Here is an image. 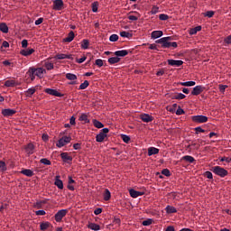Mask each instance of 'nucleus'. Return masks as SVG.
Returning a JSON list of instances; mask_svg holds the SVG:
<instances>
[{
  "mask_svg": "<svg viewBox=\"0 0 231 231\" xmlns=\"http://www.w3.org/2000/svg\"><path fill=\"white\" fill-rule=\"evenodd\" d=\"M0 171H7L6 163L4 161H0Z\"/></svg>",
  "mask_w": 231,
  "mask_h": 231,
  "instance_id": "obj_48",
  "label": "nucleus"
},
{
  "mask_svg": "<svg viewBox=\"0 0 231 231\" xmlns=\"http://www.w3.org/2000/svg\"><path fill=\"white\" fill-rule=\"evenodd\" d=\"M35 92H36L35 88H28L27 91H25V96L27 97H32Z\"/></svg>",
  "mask_w": 231,
  "mask_h": 231,
  "instance_id": "obj_29",
  "label": "nucleus"
},
{
  "mask_svg": "<svg viewBox=\"0 0 231 231\" xmlns=\"http://www.w3.org/2000/svg\"><path fill=\"white\" fill-rule=\"evenodd\" d=\"M98 3L97 2H94V3H92V12L94 13V14H97V9H98Z\"/></svg>",
  "mask_w": 231,
  "mask_h": 231,
  "instance_id": "obj_47",
  "label": "nucleus"
},
{
  "mask_svg": "<svg viewBox=\"0 0 231 231\" xmlns=\"http://www.w3.org/2000/svg\"><path fill=\"white\" fill-rule=\"evenodd\" d=\"M204 177L208 178V180H212L213 174L211 171H206V172H204Z\"/></svg>",
  "mask_w": 231,
  "mask_h": 231,
  "instance_id": "obj_55",
  "label": "nucleus"
},
{
  "mask_svg": "<svg viewBox=\"0 0 231 231\" xmlns=\"http://www.w3.org/2000/svg\"><path fill=\"white\" fill-rule=\"evenodd\" d=\"M21 172L23 175L27 176L29 178L33 177L34 175L33 171L32 170H23Z\"/></svg>",
  "mask_w": 231,
  "mask_h": 231,
  "instance_id": "obj_31",
  "label": "nucleus"
},
{
  "mask_svg": "<svg viewBox=\"0 0 231 231\" xmlns=\"http://www.w3.org/2000/svg\"><path fill=\"white\" fill-rule=\"evenodd\" d=\"M34 149H35V147H34L33 143H28V144L25 146V152H26L29 156H31L32 154H33Z\"/></svg>",
  "mask_w": 231,
  "mask_h": 231,
  "instance_id": "obj_16",
  "label": "nucleus"
},
{
  "mask_svg": "<svg viewBox=\"0 0 231 231\" xmlns=\"http://www.w3.org/2000/svg\"><path fill=\"white\" fill-rule=\"evenodd\" d=\"M41 230L46 231L47 229L52 227L50 222H42L40 225Z\"/></svg>",
  "mask_w": 231,
  "mask_h": 231,
  "instance_id": "obj_22",
  "label": "nucleus"
},
{
  "mask_svg": "<svg viewBox=\"0 0 231 231\" xmlns=\"http://www.w3.org/2000/svg\"><path fill=\"white\" fill-rule=\"evenodd\" d=\"M181 86H186L187 88H190L191 86H195L196 85V81L190 80V81H181L180 83H179Z\"/></svg>",
  "mask_w": 231,
  "mask_h": 231,
  "instance_id": "obj_30",
  "label": "nucleus"
},
{
  "mask_svg": "<svg viewBox=\"0 0 231 231\" xmlns=\"http://www.w3.org/2000/svg\"><path fill=\"white\" fill-rule=\"evenodd\" d=\"M16 113V110L11 108H5L2 110V114L5 117H11Z\"/></svg>",
  "mask_w": 231,
  "mask_h": 231,
  "instance_id": "obj_12",
  "label": "nucleus"
},
{
  "mask_svg": "<svg viewBox=\"0 0 231 231\" xmlns=\"http://www.w3.org/2000/svg\"><path fill=\"white\" fill-rule=\"evenodd\" d=\"M71 142V136H62L60 139L58 140V143H56V146L58 148H62L67 143H69Z\"/></svg>",
  "mask_w": 231,
  "mask_h": 231,
  "instance_id": "obj_4",
  "label": "nucleus"
},
{
  "mask_svg": "<svg viewBox=\"0 0 231 231\" xmlns=\"http://www.w3.org/2000/svg\"><path fill=\"white\" fill-rule=\"evenodd\" d=\"M27 75L29 76L32 81L34 80L36 75L34 73L33 67H30L29 70L27 71Z\"/></svg>",
  "mask_w": 231,
  "mask_h": 231,
  "instance_id": "obj_26",
  "label": "nucleus"
},
{
  "mask_svg": "<svg viewBox=\"0 0 231 231\" xmlns=\"http://www.w3.org/2000/svg\"><path fill=\"white\" fill-rule=\"evenodd\" d=\"M191 120L195 122V124H205L206 122H208V118L206 116L199 115L192 116Z\"/></svg>",
  "mask_w": 231,
  "mask_h": 231,
  "instance_id": "obj_5",
  "label": "nucleus"
},
{
  "mask_svg": "<svg viewBox=\"0 0 231 231\" xmlns=\"http://www.w3.org/2000/svg\"><path fill=\"white\" fill-rule=\"evenodd\" d=\"M159 152H160V149L154 148V146H151L148 149V156H152V155H155V154H159Z\"/></svg>",
  "mask_w": 231,
  "mask_h": 231,
  "instance_id": "obj_21",
  "label": "nucleus"
},
{
  "mask_svg": "<svg viewBox=\"0 0 231 231\" xmlns=\"http://www.w3.org/2000/svg\"><path fill=\"white\" fill-rule=\"evenodd\" d=\"M45 92L48 93V95L58 97H64V94L60 93L59 91L55 90L54 88H45Z\"/></svg>",
  "mask_w": 231,
  "mask_h": 231,
  "instance_id": "obj_7",
  "label": "nucleus"
},
{
  "mask_svg": "<svg viewBox=\"0 0 231 231\" xmlns=\"http://www.w3.org/2000/svg\"><path fill=\"white\" fill-rule=\"evenodd\" d=\"M119 39V36L117 34H112L110 37H109V41L110 42H116L118 41Z\"/></svg>",
  "mask_w": 231,
  "mask_h": 231,
  "instance_id": "obj_54",
  "label": "nucleus"
},
{
  "mask_svg": "<svg viewBox=\"0 0 231 231\" xmlns=\"http://www.w3.org/2000/svg\"><path fill=\"white\" fill-rule=\"evenodd\" d=\"M114 54L118 58H125V56H127L129 54V51L127 50L116 51Z\"/></svg>",
  "mask_w": 231,
  "mask_h": 231,
  "instance_id": "obj_17",
  "label": "nucleus"
},
{
  "mask_svg": "<svg viewBox=\"0 0 231 231\" xmlns=\"http://www.w3.org/2000/svg\"><path fill=\"white\" fill-rule=\"evenodd\" d=\"M69 210L68 209H61L59 210L55 215H54V219L56 222H61V220L64 218V217L68 214Z\"/></svg>",
  "mask_w": 231,
  "mask_h": 231,
  "instance_id": "obj_6",
  "label": "nucleus"
},
{
  "mask_svg": "<svg viewBox=\"0 0 231 231\" xmlns=\"http://www.w3.org/2000/svg\"><path fill=\"white\" fill-rule=\"evenodd\" d=\"M66 78L68 80H70V85L78 84L76 80H78V76L74 73H67Z\"/></svg>",
  "mask_w": 231,
  "mask_h": 231,
  "instance_id": "obj_11",
  "label": "nucleus"
},
{
  "mask_svg": "<svg viewBox=\"0 0 231 231\" xmlns=\"http://www.w3.org/2000/svg\"><path fill=\"white\" fill-rule=\"evenodd\" d=\"M79 121H84L85 124H89L90 122L87 114H82L81 116H79Z\"/></svg>",
  "mask_w": 231,
  "mask_h": 231,
  "instance_id": "obj_38",
  "label": "nucleus"
},
{
  "mask_svg": "<svg viewBox=\"0 0 231 231\" xmlns=\"http://www.w3.org/2000/svg\"><path fill=\"white\" fill-rule=\"evenodd\" d=\"M195 133L199 134V133H205V130L201 127H195Z\"/></svg>",
  "mask_w": 231,
  "mask_h": 231,
  "instance_id": "obj_61",
  "label": "nucleus"
},
{
  "mask_svg": "<svg viewBox=\"0 0 231 231\" xmlns=\"http://www.w3.org/2000/svg\"><path fill=\"white\" fill-rule=\"evenodd\" d=\"M186 97H187V96L182 93H177L174 96H172V99H177V100L184 99Z\"/></svg>",
  "mask_w": 231,
  "mask_h": 231,
  "instance_id": "obj_35",
  "label": "nucleus"
},
{
  "mask_svg": "<svg viewBox=\"0 0 231 231\" xmlns=\"http://www.w3.org/2000/svg\"><path fill=\"white\" fill-rule=\"evenodd\" d=\"M129 193H130V196H131L133 199H136V198H137V191H135L134 189H129Z\"/></svg>",
  "mask_w": 231,
  "mask_h": 231,
  "instance_id": "obj_49",
  "label": "nucleus"
},
{
  "mask_svg": "<svg viewBox=\"0 0 231 231\" xmlns=\"http://www.w3.org/2000/svg\"><path fill=\"white\" fill-rule=\"evenodd\" d=\"M88 228L94 230V231H98L100 230V226L96 224V223H89L88 226Z\"/></svg>",
  "mask_w": 231,
  "mask_h": 231,
  "instance_id": "obj_32",
  "label": "nucleus"
},
{
  "mask_svg": "<svg viewBox=\"0 0 231 231\" xmlns=\"http://www.w3.org/2000/svg\"><path fill=\"white\" fill-rule=\"evenodd\" d=\"M168 63L172 67H180L184 62L182 60H174V59H169Z\"/></svg>",
  "mask_w": 231,
  "mask_h": 231,
  "instance_id": "obj_14",
  "label": "nucleus"
},
{
  "mask_svg": "<svg viewBox=\"0 0 231 231\" xmlns=\"http://www.w3.org/2000/svg\"><path fill=\"white\" fill-rule=\"evenodd\" d=\"M165 210H166V212L168 214H175V213H177V209L174 207H171V206L166 207Z\"/></svg>",
  "mask_w": 231,
  "mask_h": 231,
  "instance_id": "obj_37",
  "label": "nucleus"
},
{
  "mask_svg": "<svg viewBox=\"0 0 231 231\" xmlns=\"http://www.w3.org/2000/svg\"><path fill=\"white\" fill-rule=\"evenodd\" d=\"M60 175H57L55 177L54 185L57 186L59 189H63L64 184H63V181L60 180Z\"/></svg>",
  "mask_w": 231,
  "mask_h": 231,
  "instance_id": "obj_15",
  "label": "nucleus"
},
{
  "mask_svg": "<svg viewBox=\"0 0 231 231\" xmlns=\"http://www.w3.org/2000/svg\"><path fill=\"white\" fill-rule=\"evenodd\" d=\"M92 125L98 129L104 128V124L97 119L92 120Z\"/></svg>",
  "mask_w": 231,
  "mask_h": 231,
  "instance_id": "obj_27",
  "label": "nucleus"
},
{
  "mask_svg": "<svg viewBox=\"0 0 231 231\" xmlns=\"http://www.w3.org/2000/svg\"><path fill=\"white\" fill-rule=\"evenodd\" d=\"M44 204H46V201L40 200V201H37L36 203L33 204V208H42V205H44Z\"/></svg>",
  "mask_w": 231,
  "mask_h": 231,
  "instance_id": "obj_39",
  "label": "nucleus"
},
{
  "mask_svg": "<svg viewBox=\"0 0 231 231\" xmlns=\"http://www.w3.org/2000/svg\"><path fill=\"white\" fill-rule=\"evenodd\" d=\"M176 115L180 116V115H183L185 114V110L180 108V106L178 107V109L176 110Z\"/></svg>",
  "mask_w": 231,
  "mask_h": 231,
  "instance_id": "obj_59",
  "label": "nucleus"
},
{
  "mask_svg": "<svg viewBox=\"0 0 231 231\" xmlns=\"http://www.w3.org/2000/svg\"><path fill=\"white\" fill-rule=\"evenodd\" d=\"M44 67L48 69V70H51L54 69V65L53 63L50 62V61H46L44 63Z\"/></svg>",
  "mask_w": 231,
  "mask_h": 231,
  "instance_id": "obj_45",
  "label": "nucleus"
},
{
  "mask_svg": "<svg viewBox=\"0 0 231 231\" xmlns=\"http://www.w3.org/2000/svg\"><path fill=\"white\" fill-rule=\"evenodd\" d=\"M162 174L163 176L170 177L171 176V171L167 168H165L164 170H162Z\"/></svg>",
  "mask_w": 231,
  "mask_h": 231,
  "instance_id": "obj_57",
  "label": "nucleus"
},
{
  "mask_svg": "<svg viewBox=\"0 0 231 231\" xmlns=\"http://www.w3.org/2000/svg\"><path fill=\"white\" fill-rule=\"evenodd\" d=\"M214 14H215V12L208 11L207 13L204 14V16L208 17V18H212Z\"/></svg>",
  "mask_w": 231,
  "mask_h": 231,
  "instance_id": "obj_56",
  "label": "nucleus"
},
{
  "mask_svg": "<svg viewBox=\"0 0 231 231\" xmlns=\"http://www.w3.org/2000/svg\"><path fill=\"white\" fill-rule=\"evenodd\" d=\"M34 52V49H26V50H22L21 54L23 56H29L32 55Z\"/></svg>",
  "mask_w": 231,
  "mask_h": 231,
  "instance_id": "obj_28",
  "label": "nucleus"
},
{
  "mask_svg": "<svg viewBox=\"0 0 231 231\" xmlns=\"http://www.w3.org/2000/svg\"><path fill=\"white\" fill-rule=\"evenodd\" d=\"M89 47V41L88 40H82L81 42V48L84 50L88 49Z\"/></svg>",
  "mask_w": 231,
  "mask_h": 231,
  "instance_id": "obj_40",
  "label": "nucleus"
},
{
  "mask_svg": "<svg viewBox=\"0 0 231 231\" xmlns=\"http://www.w3.org/2000/svg\"><path fill=\"white\" fill-rule=\"evenodd\" d=\"M140 118H141L143 122H145L146 124H148L149 122L153 121V116H152L148 115V114H142V115L140 116Z\"/></svg>",
  "mask_w": 231,
  "mask_h": 231,
  "instance_id": "obj_18",
  "label": "nucleus"
},
{
  "mask_svg": "<svg viewBox=\"0 0 231 231\" xmlns=\"http://www.w3.org/2000/svg\"><path fill=\"white\" fill-rule=\"evenodd\" d=\"M88 86H89V81L85 80L84 83L79 85V90H84V89L88 88Z\"/></svg>",
  "mask_w": 231,
  "mask_h": 231,
  "instance_id": "obj_41",
  "label": "nucleus"
},
{
  "mask_svg": "<svg viewBox=\"0 0 231 231\" xmlns=\"http://www.w3.org/2000/svg\"><path fill=\"white\" fill-rule=\"evenodd\" d=\"M211 171L215 175L219 176L220 178H225L228 176V171L225 168L220 166H214L211 168Z\"/></svg>",
  "mask_w": 231,
  "mask_h": 231,
  "instance_id": "obj_2",
  "label": "nucleus"
},
{
  "mask_svg": "<svg viewBox=\"0 0 231 231\" xmlns=\"http://www.w3.org/2000/svg\"><path fill=\"white\" fill-rule=\"evenodd\" d=\"M32 70H34V74L39 78H42L43 74L46 73V69L42 67H39L38 69H34V67H32Z\"/></svg>",
  "mask_w": 231,
  "mask_h": 231,
  "instance_id": "obj_13",
  "label": "nucleus"
},
{
  "mask_svg": "<svg viewBox=\"0 0 231 231\" xmlns=\"http://www.w3.org/2000/svg\"><path fill=\"white\" fill-rule=\"evenodd\" d=\"M95 65L101 68L104 66V60H102V59H97Z\"/></svg>",
  "mask_w": 231,
  "mask_h": 231,
  "instance_id": "obj_51",
  "label": "nucleus"
},
{
  "mask_svg": "<svg viewBox=\"0 0 231 231\" xmlns=\"http://www.w3.org/2000/svg\"><path fill=\"white\" fill-rule=\"evenodd\" d=\"M159 19H160V21H168L169 16L166 14H159Z\"/></svg>",
  "mask_w": 231,
  "mask_h": 231,
  "instance_id": "obj_50",
  "label": "nucleus"
},
{
  "mask_svg": "<svg viewBox=\"0 0 231 231\" xmlns=\"http://www.w3.org/2000/svg\"><path fill=\"white\" fill-rule=\"evenodd\" d=\"M202 29L201 26H197L195 28H191L189 31V35H196L198 33V32H200Z\"/></svg>",
  "mask_w": 231,
  "mask_h": 231,
  "instance_id": "obj_36",
  "label": "nucleus"
},
{
  "mask_svg": "<svg viewBox=\"0 0 231 231\" xmlns=\"http://www.w3.org/2000/svg\"><path fill=\"white\" fill-rule=\"evenodd\" d=\"M224 43L231 45V34L226 37V39L224 40Z\"/></svg>",
  "mask_w": 231,
  "mask_h": 231,
  "instance_id": "obj_58",
  "label": "nucleus"
},
{
  "mask_svg": "<svg viewBox=\"0 0 231 231\" xmlns=\"http://www.w3.org/2000/svg\"><path fill=\"white\" fill-rule=\"evenodd\" d=\"M108 133H109V129L108 128H104V129L100 130L99 134H97L96 136V141L97 143L104 142V140L106 138Z\"/></svg>",
  "mask_w": 231,
  "mask_h": 231,
  "instance_id": "obj_3",
  "label": "nucleus"
},
{
  "mask_svg": "<svg viewBox=\"0 0 231 231\" xmlns=\"http://www.w3.org/2000/svg\"><path fill=\"white\" fill-rule=\"evenodd\" d=\"M0 31L4 33H8V32H9L8 25L5 23H0Z\"/></svg>",
  "mask_w": 231,
  "mask_h": 231,
  "instance_id": "obj_33",
  "label": "nucleus"
},
{
  "mask_svg": "<svg viewBox=\"0 0 231 231\" xmlns=\"http://www.w3.org/2000/svg\"><path fill=\"white\" fill-rule=\"evenodd\" d=\"M224 162L229 163V162H231V159L229 157H221L220 162Z\"/></svg>",
  "mask_w": 231,
  "mask_h": 231,
  "instance_id": "obj_60",
  "label": "nucleus"
},
{
  "mask_svg": "<svg viewBox=\"0 0 231 231\" xmlns=\"http://www.w3.org/2000/svg\"><path fill=\"white\" fill-rule=\"evenodd\" d=\"M102 212H103V209L100 208H96V209L94 210V214H95L96 216H98V215L102 214Z\"/></svg>",
  "mask_w": 231,
  "mask_h": 231,
  "instance_id": "obj_62",
  "label": "nucleus"
},
{
  "mask_svg": "<svg viewBox=\"0 0 231 231\" xmlns=\"http://www.w3.org/2000/svg\"><path fill=\"white\" fill-rule=\"evenodd\" d=\"M180 161L181 162L184 161V162H189V163H193L194 162H196V160L192 156H189V155L182 156Z\"/></svg>",
  "mask_w": 231,
  "mask_h": 231,
  "instance_id": "obj_24",
  "label": "nucleus"
},
{
  "mask_svg": "<svg viewBox=\"0 0 231 231\" xmlns=\"http://www.w3.org/2000/svg\"><path fill=\"white\" fill-rule=\"evenodd\" d=\"M111 198V193L109 192L108 189H106L105 193H104V199L106 201H108Z\"/></svg>",
  "mask_w": 231,
  "mask_h": 231,
  "instance_id": "obj_44",
  "label": "nucleus"
},
{
  "mask_svg": "<svg viewBox=\"0 0 231 231\" xmlns=\"http://www.w3.org/2000/svg\"><path fill=\"white\" fill-rule=\"evenodd\" d=\"M152 223H153L152 218H147L142 224L143 226H152Z\"/></svg>",
  "mask_w": 231,
  "mask_h": 231,
  "instance_id": "obj_42",
  "label": "nucleus"
},
{
  "mask_svg": "<svg viewBox=\"0 0 231 231\" xmlns=\"http://www.w3.org/2000/svg\"><path fill=\"white\" fill-rule=\"evenodd\" d=\"M28 46V41L27 40H23L22 42V47L26 48Z\"/></svg>",
  "mask_w": 231,
  "mask_h": 231,
  "instance_id": "obj_64",
  "label": "nucleus"
},
{
  "mask_svg": "<svg viewBox=\"0 0 231 231\" xmlns=\"http://www.w3.org/2000/svg\"><path fill=\"white\" fill-rule=\"evenodd\" d=\"M121 138L126 143H129V142L131 141V138L128 135H126V134H122Z\"/></svg>",
  "mask_w": 231,
  "mask_h": 231,
  "instance_id": "obj_52",
  "label": "nucleus"
},
{
  "mask_svg": "<svg viewBox=\"0 0 231 231\" xmlns=\"http://www.w3.org/2000/svg\"><path fill=\"white\" fill-rule=\"evenodd\" d=\"M60 156H61V160L66 162V163H69V164H71L73 159L71 156H69V152H61L60 153Z\"/></svg>",
  "mask_w": 231,
  "mask_h": 231,
  "instance_id": "obj_10",
  "label": "nucleus"
},
{
  "mask_svg": "<svg viewBox=\"0 0 231 231\" xmlns=\"http://www.w3.org/2000/svg\"><path fill=\"white\" fill-rule=\"evenodd\" d=\"M75 38V33L74 32H69L67 35V37H65V39H63V42H67V43H70V42H72Z\"/></svg>",
  "mask_w": 231,
  "mask_h": 231,
  "instance_id": "obj_20",
  "label": "nucleus"
},
{
  "mask_svg": "<svg viewBox=\"0 0 231 231\" xmlns=\"http://www.w3.org/2000/svg\"><path fill=\"white\" fill-rule=\"evenodd\" d=\"M120 61H121V58H118L117 56H116V57H111V58L108 59V62H109L110 64H116V63H118V62H120Z\"/></svg>",
  "mask_w": 231,
  "mask_h": 231,
  "instance_id": "obj_34",
  "label": "nucleus"
},
{
  "mask_svg": "<svg viewBox=\"0 0 231 231\" xmlns=\"http://www.w3.org/2000/svg\"><path fill=\"white\" fill-rule=\"evenodd\" d=\"M46 211L45 210H37L36 211V216H45Z\"/></svg>",
  "mask_w": 231,
  "mask_h": 231,
  "instance_id": "obj_63",
  "label": "nucleus"
},
{
  "mask_svg": "<svg viewBox=\"0 0 231 231\" xmlns=\"http://www.w3.org/2000/svg\"><path fill=\"white\" fill-rule=\"evenodd\" d=\"M5 88H14V86L19 85L17 81H15L14 79H7L5 81Z\"/></svg>",
  "mask_w": 231,
  "mask_h": 231,
  "instance_id": "obj_19",
  "label": "nucleus"
},
{
  "mask_svg": "<svg viewBox=\"0 0 231 231\" xmlns=\"http://www.w3.org/2000/svg\"><path fill=\"white\" fill-rule=\"evenodd\" d=\"M163 36V32L162 31H154L151 33L152 39H158Z\"/></svg>",
  "mask_w": 231,
  "mask_h": 231,
  "instance_id": "obj_23",
  "label": "nucleus"
},
{
  "mask_svg": "<svg viewBox=\"0 0 231 231\" xmlns=\"http://www.w3.org/2000/svg\"><path fill=\"white\" fill-rule=\"evenodd\" d=\"M55 59L57 60H72V55H67V54H57L55 55Z\"/></svg>",
  "mask_w": 231,
  "mask_h": 231,
  "instance_id": "obj_25",
  "label": "nucleus"
},
{
  "mask_svg": "<svg viewBox=\"0 0 231 231\" xmlns=\"http://www.w3.org/2000/svg\"><path fill=\"white\" fill-rule=\"evenodd\" d=\"M228 88L227 85H219V91L220 93H222L223 95H225V90Z\"/></svg>",
  "mask_w": 231,
  "mask_h": 231,
  "instance_id": "obj_53",
  "label": "nucleus"
},
{
  "mask_svg": "<svg viewBox=\"0 0 231 231\" xmlns=\"http://www.w3.org/2000/svg\"><path fill=\"white\" fill-rule=\"evenodd\" d=\"M120 36L123 38H128L131 39L133 37V34L127 32H121Z\"/></svg>",
  "mask_w": 231,
  "mask_h": 231,
  "instance_id": "obj_43",
  "label": "nucleus"
},
{
  "mask_svg": "<svg viewBox=\"0 0 231 231\" xmlns=\"http://www.w3.org/2000/svg\"><path fill=\"white\" fill-rule=\"evenodd\" d=\"M64 8L63 0H54L53 1V9L56 11H60Z\"/></svg>",
  "mask_w": 231,
  "mask_h": 231,
  "instance_id": "obj_8",
  "label": "nucleus"
},
{
  "mask_svg": "<svg viewBox=\"0 0 231 231\" xmlns=\"http://www.w3.org/2000/svg\"><path fill=\"white\" fill-rule=\"evenodd\" d=\"M205 90V87L199 85L193 88V90L191 91L192 96H199L200 93H202Z\"/></svg>",
  "mask_w": 231,
  "mask_h": 231,
  "instance_id": "obj_9",
  "label": "nucleus"
},
{
  "mask_svg": "<svg viewBox=\"0 0 231 231\" xmlns=\"http://www.w3.org/2000/svg\"><path fill=\"white\" fill-rule=\"evenodd\" d=\"M40 162L44 165H51V161L46 158L41 159Z\"/></svg>",
  "mask_w": 231,
  "mask_h": 231,
  "instance_id": "obj_46",
  "label": "nucleus"
},
{
  "mask_svg": "<svg viewBox=\"0 0 231 231\" xmlns=\"http://www.w3.org/2000/svg\"><path fill=\"white\" fill-rule=\"evenodd\" d=\"M172 37L171 36H166V37H162V39H159L156 41L157 44H161V46H158L160 48L162 49H169V48H177L178 47V43L176 42H171V41H172Z\"/></svg>",
  "mask_w": 231,
  "mask_h": 231,
  "instance_id": "obj_1",
  "label": "nucleus"
}]
</instances>
